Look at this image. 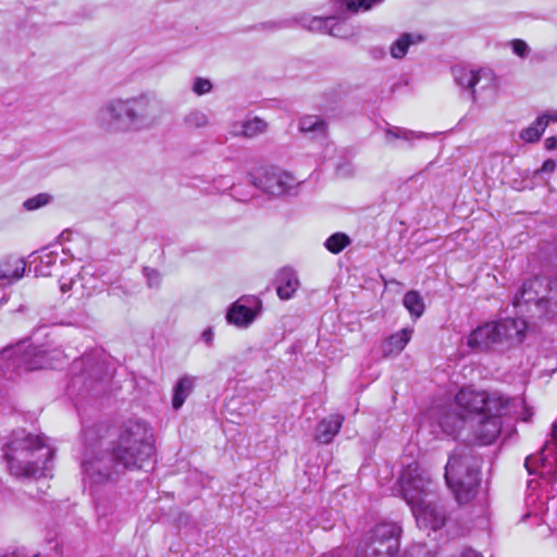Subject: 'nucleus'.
I'll list each match as a JSON object with an SVG mask.
<instances>
[{
    "label": "nucleus",
    "mask_w": 557,
    "mask_h": 557,
    "mask_svg": "<svg viewBox=\"0 0 557 557\" xmlns=\"http://www.w3.org/2000/svg\"><path fill=\"white\" fill-rule=\"evenodd\" d=\"M164 109L153 92H141L128 98H112L96 112L98 128L106 133L143 132L154 128Z\"/></svg>",
    "instance_id": "obj_1"
},
{
    "label": "nucleus",
    "mask_w": 557,
    "mask_h": 557,
    "mask_svg": "<svg viewBox=\"0 0 557 557\" xmlns=\"http://www.w3.org/2000/svg\"><path fill=\"white\" fill-rule=\"evenodd\" d=\"M513 401L499 392L472 388H461L455 396V405L479 445H491L497 440L503 426L502 417L509 413Z\"/></svg>",
    "instance_id": "obj_2"
},
{
    "label": "nucleus",
    "mask_w": 557,
    "mask_h": 557,
    "mask_svg": "<svg viewBox=\"0 0 557 557\" xmlns=\"http://www.w3.org/2000/svg\"><path fill=\"white\" fill-rule=\"evenodd\" d=\"M53 455V449L39 435L25 430L14 431L4 447L9 470L15 476L46 475Z\"/></svg>",
    "instance_id": "obj_3"
},
{
    "label": "nucleus",
    "mask_w": 557,
    "mask_h": 557,
    "mask_svg": "<svg viewBox=\"0 0 557 557\" xmlns=\"http://www.w3.org/2000/svg\"><path fill=\"white\" fill-rule=\"evenodd\" d=\"M430 479L423 475L417 466L411 465L403 472L400 487L404 499L410 506L419 528L437 531L446 522L442 506L434 502L429 488Z\"/></svg>",
    "instance_id": "obj_4"
},
{
    "label": "nucleus",
    "mask_w": 557,
    "mask_h": 557,
    "mask_svg": "<svg viewBox=\"0 0 557 557\" xmlns=\"http://www.w3.org/2000/svg\"><path fill=\"white\" fill-rule=\"evenodd\" d=\"M111 447L125 470L151 466L156 453L152 430L143 421L124 423Z\"/></svg>",
    "instance_id": "obj_5"
},
{
    "label": "nucleus",
    "mask_w": 557,
    "mask_h": 557,
    "mask_svg": "<svg viewBox=\"0 0 557 557\" xmlns=\"http://www.w3.org/2000/svg\"><path fill=\"white\" fill-rule=\"evenodd\" d=\"M481 458L469 448H457L450 454L444 476L459 504H467L476 495L481 482Z\"/></svg>",
    "instance_id": "obj_6"
},
{
    "label": "nucleus",
    "mask_w": 557,
    "mask_h": 557,
    "mask_svg": "<svg viewBox=\"0 0 557 557\" xmlns=\"http://www.w3.org/2000/svg\"><path fill=\"white\" fill-rule=\"evenodd\" d=\"M512 304L522 315L555 317L557 314V278L535 276L525 281Z\"/></svg>",
    "instance_id": "obj_7"
},
{
    "label": "nucleus",
    "mask_w": 557,
    "mask_h": 557,
    "mask_svg": "<svg viewBox=\"0 0 557 557\" xmlns=\"http://www.w3.org/2000/svg\"><path fill=\"white\" fill-rule=\"evenodd\" d=\"M525 330L527 323L522 319L491 321L474 329L469 334L467 344L478 351L504 349L521 343Z\"/></svg>",
    "instance_id": "obj_8"
},
{
    "label": "nucleus",
    "mask_w": 557,
    "mask_h": 557,
    "mask_svg": "<svg viewBox=\"0 0 557 557\" xmlns=\"http://www.w3.org/2000/svg\"><path fill=\"white\" fill-rule=\"evenodd\" d=\"M86 478L91 485L115 482L125 471L113 448L94 450L83 462Z\"/></svg>",
    "instance_id": "obj_9"
},
{
    "label": "nucleus",
    "mask_w": 557,
    "mask_h": 557,
    "mask_svg": "<svg viewBox=\"0 0 557 557\" xmlns=\"http://www.w3.org/2000/svg\"><path fill=\"white\" fill-rule=\"evenodd\" d=\"M2 371L8 374L15 371H34L48 366L47 352L38 347L25 345V342L16 346L7 347L0 352Z\"/></svg>",
    "instance_id": "obj_10"
},
{
    "label": "nucleus",
    "mask_w": 557,
    "mask_h": 557,
    "mask_svg": "<svg viewBox=\"0 0 557 557\" xmlns=\"http://www.w3.org/2000/svg\"><path fill=\"white\" fill-rule=\"evenodd\" d=\"M550 436L554 447L547 442L536 455H530L524 460L529 474H539L547 483L556 481L557 476V421L552 424Z\"/></svg>",
    "instance_id": "obj_11"
},
{
    "label": "nucleus",
    "mask_w": 557,
    "mask_h": 557,
    "mask_svg": "<svg viewBox=\"0 0 557 557\" xmlns=\"http://www.w3.org/2000/svg\"><path fill=\"white\" fill-rule=\"evenodd\" d=\"M251 183L263 193L271 196H283L292 193L299 182L290 173L276 168H264Z\"/></svg>",
    "instance_id": "obj_12"
},
{
    "label": "nucleus",
    "mask_w": 557,
    "mask_h": 557,
    "mask_svg": "<svg viewBox=\"0 0 557 557\" xmlns=\"http://www.w3.org/2000/svg\"><path fill=\"white\" fill-rule=\"evenodd\" d=\"M453 75L455 83L470 95L472 101L476 100L478 91L495 88V76L491 71L453 67Z\"/></svg>",
    "instance_id": "obj_13"
},
{
    "label": "nucleus",
    "mask_w": 557,
    "mask_h": 557,
    "mask_svg": "<svg viewBox=\"0 0 557 557\" xmlns=\"http://www.w3.org/2000/svg\"><path fill=\"white\" fill-rule=\"evenodd\" d=\"M262 309V301L256 296H243L227 311L230 324L237 327H248Z\"/></svg>",
    "instance_id": "obj_14"
},
{
    "label": "nucleus",
    "mask_w": 557,
    "mask_h": 557,
    "mask_svg": "<svg viewBox=\"0 0 557 557\" xmlns=\"http://www.w3.org/2000/svg\"><path fill=\"white\" fill-rule=\"evenodd\" d=\"M400 534V525L395 522L384 521L375 524L366 536L374 540V542L384 543L386 552H398Z\"/></svg>",
    "instance_id": "obj_15"
},
{
    "label": "nucleus",
    "mask_w": 557,
    "mask_h": 557,
    "mask_svg": "<svg viewBox=\"0 0 557 557\" xmlns=\"http://www.w3.org/2000/svg\"><path fill=\"white\" fill-rule=\"evenodd\" d=\"M276 294L283 299L287 300L293 297L299 287V280L294 269L283 268L275 276Z\"/></svg>",
    "instance_id": "obj_16"
},
{
    "label": "nucleus",
    "mask_w": 557,
    "mask_h": 557,
    "mask_svg": "<svg viewBox=\"0 0 557 557\" xmlns=\"http://www.w3.org/2000/svg\"><path fill=\"white\" fill-rule=\"evenodd\" d=\"M344 422V416L334 413L322 419L315 433V440L322 444H329L333 441L334 436L339 432Z\"/></svg>",
    "instance_id": "obj_17"
},
{
    "label": "nucleus",
    "mask_w": 557,
    "mask_h": 557,
    "mask_svg": "<svg viewBox=\"0 0 557 557\" xmlns=\"http://www.w3.org/2000/svg\"><path fill=\"white\" fill-rule=\"evenodd\" d=\"M25 272V262L22 259H5L0 263V287L11 285L13 282L23 277Z\"/></svg>",
    "instance_id": "obj_18"
},
{
    "label": "nucleus",
    "mask_w": 557,
    "mask_h": 557,
    "mask_svg": "<svg viewBox=\"0 0 557 557\" xmlns=\"http://www.w3.org/2000/svg\"><path fill=\"white\" fill-rule=\"evenodd\" d=\"M268 124L260 117H253L247 121L237 122L232 125L231 134L233 136H243L253 138L267 131Z\"/></svg>",
    "instance_id": "obj_19"
},
{
    "label": "nucleus",
    "mask_w": 557,
    "mask_h": 557,
    "mask_svg": "<svg viewBox=\"0 0 557 557\" xmlns=\"http://www.w3.org/2000/svg\"><path fill=\"white\" fill-rule=\"evenodd\" d=\"M196 385V377L191 375L182 376L173 387L172 407L178 410L191 394Z\"/></svg>",
    "instance_id": "obj_20"
},
{
    "label": "nucleus",
    "mask_w": 557,
    "mask_h": 557,
    "mask_svg": "<svg viewBox=\"0 0 557 557\" xmlns=\"http://www.w3.org/2000/svg\"><path fill=\"white\" fill-rule=\"evenodd\" d=\"M412 332V329L405 327L389 336L383 344L384 356L400 354L409 343Z\"/></svg>",
    "instance_id": "obj_21"
},
{
    "label": "nucleus",
    "mask_w": 557,
    "mask_h": 557,
    "mask_svg": "<svg viewBox=\"0 0 557 557\" xmlns=\"http://www.w3.org/2000/svg\"><path fill=\"white\" fill-rule=\"evenodd\" d=\"M423 36L419 34L404 33L389 47V53L394 59H403L410 46L423 41Z\"/></svg>",
    "instance_id": "obj_22"
},
{
    "label": "nucleus",
    "mask_w": 557,
    "mask_h": 557,
    "mask_svg": "<svg viewBox=\"0 0 557 557\" xmlns=\"http://www.w3.org/2000/svg\"><path fill=\"white\" fill-rule=\"evenodd\" d=\"M298 128L302 134L309 135L311 138L324 137L326 134V124L318 115L302 116L299 120Z\"/></svg>",
    "instance_id": "obj_23"
},
{
    "label": "nucleus",
    "mask_w": 557,
    "mask_h": 557,
    "mask_svg": "<svg viewBox=\"0 0 557 557\" xmlns=\"http://www.w3.org/2000/svg\"><path fill=\"white\" fill-rule=\"evenodd\" d=\"M438 424L444 433L447 435H454L458 430L467 424V421L460 410H446L441 416Z\"/></svg>",
    "instance_id": "obj_24"
},
{
    "label": "nucleus",
    "mask_w": 557,
    "mask_h": 557,
    "mask_svg": "<svg viewBox=\"0 0 557 557\" xmlns=\"http://www.w3.org/2000/svg\"><path fill=\"white\" fill-rule=\"evenodd\" d=\"M546 127V116H539L529 127L521 131L520 138L527 143H536L540 140Z\"/></svg>",
    "instance_id": "obj_25"
},
{
    "label": "nucleus",
    "mask_w": 557,
    "mask_h": 557,
    "mask_svg": "<svg viewBox=\"0 0 557 557\" xmlns=\"http://www.w3.org/2000/svg\"><path fill=\"white\" fill-rule=\"evenodd\" d=\"M403 304L414 319L420 318L424 312V301L421 295L416 290L407 292L404 296Z\"/></svg>",
    "instance_id": "obj_26"
},
{
    "label": "nucleus",
    "mask_w": 557,
    "mask_h": 557,
    "mask_svg": "<svg viewBox=\"0 0 557 557\" xmlns=\"http://www.w3.org/2000/svg\"><path fill=\"white\" fill-rule=\"evenodd\" d=\"M332 23H327L326 34L337 38H348L352 35L351 26L343 18L329 16Z\"/></svg>",
    "instance_id": "obj_27"
},
{
    "label": "nucleus",
    "mask_w": 557,
    "mask_h": 557,
    "mask_svg": "<svg viewBox=\"0 0 557 557\" xmlns=\"http://www.w3.org/2000/svg\"><path fill=\"white\" fill-rule=\"evenodd\" d=\"M183 124L187 129L202 128L209 124V119L203 111L194 109L184 115Z\"/></svg>",
    "instance_id": "obj_28"
},
{
    "label": "nucleus",
    "mask_w": 557,
    "mask_h": 557,
    "mask_svg": "<svg viewBox=\"0 0 557 557\" xmlns=\"http://www.w3.org/2000/svg\"><path fill=\"white\" fill-rule=\"evenodd\" d=\"M350 244V238L344 233L331 235L324 243L325 248L332 253L342 252Z\"/></svg>",
    "instance_id": "obj_29"
},
{
    "label": "nucleus",
    "mask_w": 557,
    "mask_h": 557,
    "mask_svg": "<svg viewBox=\"0 0 557 557\" xmlns=\"http://www.w3.org/2000/svg\"><path fill=\"white\" fill-rule=\"evenodd\" d=\"M327 23H332V20H329L327 17H302L300 20V24L302 27L311 30V32H318V33H324L326 34V27Z\"/></svg>",
    "instance_id": "obj_30"
},
{
    "label": "nucleus",
    "mask_w": 557,
    "mask_h": 557,
    "mask_svg": "<svg viewBox=\"0 0 557 557\" xmlns=\"http://www.w3.org/2000/svg\"><path fill=\"white\" fill-rule=\"evenodd\" d=\"M382 0H343L342 4L349 13H359L370 10Z\"/></svg>",
    "instance_id": "obj_31"
},
{
    "label": "nucleus",
    "mask_w": 557,
    "mask_h": 557,
    "mask_svg": "<svg viewBox=\"0 0 557 557\" xmlns=\"http://www.w3.org/2000/svg\"><path fill=\"white\" fill-rule=\"evenodd\" d=\"M386 137L387 138H399V139H404V140H411V139H417V138H422V137H424V134L416 133L413 131H409V129H405V128H400V127H393V128H388L386 131Z\"/></svg>",
    "instance_id": "obj_32"
},
{
    "label": "nucleus",
    "mask_w": 557,
    "mask_h": 557,
    "mask_svg": "<svg viewBox=\"0 0 557 557\" xmlns=\"http://www.w3.org/2000/svg\"><path fill=\"white\" fill-rule=\"evenodd\" d=\"M359 548L372 550L373 548H376L379 552L376 554H384L388 557H394L398 552H386V545L382 542H374V540H371L370 537H364L363 541L359 544Z\"/></svg>",
    "instance_id": "obj_33"
},
{
    "label": "nucleus",
    "mask_w": 557,
    "mask_h": 557,
    "mask_svg": "<svg viewBox=\"0 0 557 557\" xmlns=\"http://www.w3.org/2000/svg\"><path fill=\"white\" fill-rule=\"evenodd\" d=\"M51 197L48 194H38L24 201L23 206L26 210L33 211L46 206L50 201Z\"/></svg>",
    "instance_id": "obj_34"
},
{
    "label": "nucleus",
    "mask_w": 557,
    "mask_h": 557,
    "mask_svg": "<svg viewBox=\"0 0 557 557\" xmlns=\"http://www.w3.org/2000/svg\"><path fill=\"white\" fill-rule=\"evenodd\" d=\"M212 84L209 79L197 77L193 85V91L199 96L210 92Z\"/></svg>",
    "instance_id": "obj_35"
},
{
    "label": "nucleus",
    "mask_w": 557,
    "mask_h": 557,
    "mask_svg": "<svg viewBox=\"0 0 557 557\" xmlns=\"http://www.w3.org/2000/svg\"><path fill=\"white\" fill-rule=\"evenodd\" d=\"M145 276L149 287H159L161 284V274L158 270L151 268L144 269Z\"/></svg>",
    "instance_id": "obj_36"
},
{
    "label": "nucleus",
    "mask_w": 557,
    "mask_h": 557,
    "mask_svg": "<svg viewBox=\"0 0 557 557\" xmlns=\"http://www.w3.org/2000/svg\"><path fill=\"white\" fill-rule=\"evenodd\" d=\"M512 51L520 58H524L529 54L530 48L528 44L522 39H513L510 42Z\"/></svg>",
    "instance_id": "obj_37"
},
{
    "label": "nucleus",
    "mask_w": 557,
    "mask_h": 557,
    "mask_svg": "<svg viewBox=\"0 0 557 557\" xmlns=\"http://www.w3.org/2000/svg\"><path fill=\"white\" fill-rule=\"evenodd\" d=\"M556 169V161L553 159H547L543 162L539 172L542 173H553Z\"/></svg>",
    "instance_id": "obj_38"
},
{
    "label": "nucleus",
    "mask_w": 557,
    "mask_h": 557,
    "mask_svg": "<svg viewBox=\"0 0 557 557\" xmlns=\"http://www.w3.org/2000/svg\"><path fill=\"white\" fill-rule=\"evenodd\" d=\"M545 148L547 150H554L557 148V137L555 136H550L548 138L545 139Z\"/></svg>",
    "instance_id": "obj_39"
},
{
    "label": "nucleus",
    "mask_w": 557,
    "mask_h": 557,
    "mask_svg": "<svg viewBox=\"0 0 557 557\" xmlns=\"http://www.w3.org/2000/svg\"><path fill=\"white\" fill-rule=\"evenodd\" d=\"M202 339L210 344L213 339V332L211 331V329H208L206 330L203 333H202Z\"/></svg>",
    "instance_id": "obj_40"
},
{
    "label": "nucleus",
    "mask_w": 557,
    "mask_h": 557,
    "mask_svg": "<svg viewBox=\"0 0 557 557\" xmlns=\"http://www.w3.org/2000/svg\"><path fill=\"white\" fill-rule=\"evenodd\" d=\"M541 116H546V120H547V124L553 121V122H557V111L554 112V113H545V114H542Z\"/></svg>",
    "instance_id": "obj_41"
},
{
    "label": "nucleus",
    "mask_w": 557,
    "mask_h": 557,
    "mask_svg": "<svg viewBox=\"0 0 557 557\" xmlns=\"http://www.w3.org/2000/svg\"><path fill=\"white\" fill-rule=\"evenodd\" d=\"M96 508H97L98 512H99L100 515H102V516H104V515H107V513H108V512H107V510H106V508L102 506V504H101L100 502H97V503H96Z\"/></svg>",
    "instance_id": "obj_42"
},
{
    "label": "nucleus",
    "mask_w": 557,
    "mask_h": 557,
    "mask_svg": "<svg viewBox=\"0 0 557 557\" xmlns=\"http://www.w3.org/2000/svg\"><path fill=\"white\" fill-rule=\"evenodd\" d=\"M71 288H72V282L70 284H65V283L61 284V290L63 293L67 292Z\"/></svg>",
    "instance_id": "obj_43"
},
{
    "label": "nucleus",
    "mask_w": 557,
    "mask_h": 557,
    "mask_svg": "<svg viewBox=\"0 0 557 557\" xmlns=\"http://www.w3.org/2000/svg\"><path fill=\"white\" fill-rule=\"evenodd\" d=\"M47 261H45L47 264H51L53 262V257L50 253L46 255Z\"/></svg>",
    "instance_id": "obj_44"
},
{
    "label": "nucleus",
    "mask_w": 557,
    "mask_h": 557,
    "mask_svg": "<svg viewBox=\"0 0 557 557\" xmlns=\"http://www.w3.org/2000/svg\"><path fill=\"white\" fill-rule=\"evenodd\" d=\"M528 502H535V499L533 498V495H532V494H530V495L528 496Z\"/></svg>",
    "instance_id": "obj_45"
},
{
    "label": "nucleus",
    "mask_w": 557,
    "mask_h": 557,
    "mask_svg": "<svg viewBox=\"0 0 557 557\" xmlns=\"http://www.w3.org/2000/svg\"><path fill=\"white\" fill-rule=\"evenodd\" d=\"M34 557H41L40 555H35Z\"/></svg>",
    "instance_id": "obj_46"
}]
</instances>
